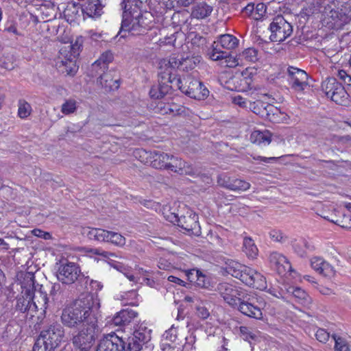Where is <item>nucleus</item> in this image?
Returning <instances> with one entry per match:
<instances>
[{
  "label": "nucleus",
  "mask_w": 351,
  "mask_h": 351,
  "mask_svg": "<svg viewBox=\"0 0 351 351\" xmlns=\"http://www.w3.org/2000/svg\"><path fill=\"white\" fill-rule=\"evenodd\" d=\"M77 108L76 101L74 99H68L62 105L61 112L64 114L73 113Z\"/></svg>",
  "instance_id": "obj_51"
},
{
  "label": "nucleus",
  "mask_w": 351,
  "mask_h": 351,
  "mask_svg": "<svg viewBox=\"0 0 351 351\" xmlns=\"http://www.w3.org/2000/svg\"><path fill=\"white\" fill-rule=\"evenodd\" d=\"M191 43L193 45L197 47H203L206 43V38L198 34H195L194 36L191 38Z\"/></svg>",
  "instance_id": "obj_59"
},
{
  "label": "nucleus",
  "mask_w": 351,
  "mask_h": 351,
  "mask_svg": "<svg viewBox=\"0 0 351 351\" xmlns=\"http://www.w3.org/2000/svg\"><path fill=\"white\" fill-rule=\"evenodd\" d=\"M239 40L231 34L221 35L217 41L214 42L213 49L209 53L210 58L214 61H217L227 58L228 53L221 51L219 46L225 49H233L237 47Z\"/></svg>",
  "instance_id": "obj_11"
},
{
  "label": "nucleus",
  "mask_w": 351,
  "mask_h": 351,
  "mask_svg": "<svg viewBox=\"0 0 351 351\" xmlns=\"http://www.w3.org/2000/svg\"><path fill=\"white\" fill-rule=\"evenodd\" d=\"M152 155L151 165L155 169H167L171 156L165 152L154 151Z\"/></svg>",
  "instance_id": "obj_37"
},
{
  "label": "nucleus",
  "mask_w": 351,
  "mask_h": 351,
  "mask_svg": "<svg viewBox=\"0 0 351 351\" xmlns=\"http://www.w3.org/2000/svg\"><path fill=\"white\" fill-rule=\"evenodd\" d=\"M271 133L268 130H255L250 135V141L252 143L258 145H268L271 142Z\"/></svg>",
  "instance_id": "obj_38"
},
{
  "label": "nucleus",
  "mask_w": 351,
  "mask_h": 351,
  "mask_svg": "<svg viewBox=\"0 0 351 351\" xmlns=\"http://www.w3.org/2000/svg\"><path fill=\"white\" fill-rule=\"evenodd\" d=\"M84 234H86L87 239L95 241H121L125 240L124 237L121 234L108 231L101 228H86L84 230Z\"/></svg>",
  "instance_id": "obj_18"
},
{
  "label": "nucleus",
  "mask_w": 351,
  "mask_h": 351,
  "mask_svg": "<svg viewBox=\"0 0 351 351\" xmlns=\"http://www.w3.org/2000/svg\"><path fill=\"white\" fill-rule=\"evenodd\" d=\"M197 311L198 315L202 319L207 318L210 315L209 311L205 307H198Z\"/></svg>",
  "instance_id": "obj_64"
},
{
  "label": "nucleus",
  "mask_w": 351,
  "mask_h": 351,
  "mask_svg": "<svg viewBox=\"0 0 351 351\" xmlns=\"http://www.w3.org/2000/svg\"><path fill=\"white\" fill-rule=\"evenodd\" d=\"M223 269L227 274L239 278L250 287L260 290L267 288L265 278L261 273L246 265L233 260H228Z\"/></svg>",
  "instance_id": "obj_3"
},
{
  "label": "nucleus",
  "mask_w": 351,
  "mask_h": 351,
  "mask_svg": "<svg viewBox=\"0 0 351 351\" xmlns=\"http://www.w3.org/2000/svg\"><path fill=\"white\" fill-rule=\"evenodd\" d=\"M82 6L79 3L69 2L63 11L66 21L70 23L78 19L82 14Z\"/></svg>",
  "instance_id": "obj_32"
},
{
  "label": "nucleus",
  "mask_w": 351,
  "mask_h": 351,
  "mask_svg": "<svg viewBox=\"0 0 351 351\" xmlns=\"http://www.w3.org/2000/svg\"><path fill=\"white\" fill-rule=\"evenodd\" d=\"M188 278L190 281L195 280L197 287L200 288H208L210 286V276L200 269H193L189 271L187 274Z\"/></svg>",
  "instance_id": "obj_28"
},
{
  "label": "nucleus",
  "mask_w": 351,
  "mask_h": 351,
  "mask_svg": "<svg viewBox=\"0 0 351 351\" xmlns=\"http://www.w3.org/2000/svg\"><path fill=\"white\" fill-rule=\"evenodd\" d=\"M268 105L269 104H265L261 101H257V102L253 103L252 111L255 114L265 118L267 111L266 110V108H267Z\"/></svg>",
  "instance_id": "obj_50"
},
{
  "label": "nucleus",
  "mask_w": 351,
  "mask_h": 351,
  "mask_svg": "<svg viewBox=\"0 0 351 351\" xmlns=\"http://www.w3.org/2000/svg\"><path fill=\"white\" fill-rule=\"evenodd\" d=\"M56 66L62 73L69 75H74L78 69L76 65V58L70 54H66L63 59L58 60Z\"/></svg>",
  "instance_id": "obj_27"
},
{
  "label": "nucleus",
  "mask_w": 351,
  "mask_h": 351,
  "mask_svg": "<svg viewBox=\"0 0 351 351\" xmlns=\"http://www.w3.org/2000/svg\"><path fill=\"white\" fill-rule=\"evenodd\" d=\"M218 291L224 301L234 308L238 305L246 293L241 288L228 282L220 283L218 285Z\"/></svg>",
  "instance_id": "obj_14"
},
{
  "label": "nucleus",
  "mask_w": 351,
  "mask_h": 351,
  "mask_svg": "<svg viewBox=\"0 0 351 351\" xmlns=\"http://www.w3.org/2000/svg\"><path fill=\"white\" fill-rule=\"evenodd\" d=\"M243 250L250 258H256L258 254V249L254 243H243Z\"/></svg>",
  "instance_id": "obj_47"
},
{
  "label": "nucleus",
  "mask_w": 351,
  "mask_h": 351,
  "mask_svg": "<svg viewBox=\"0 0 351 351\" xmlns=\"http://www.w3.org/2000/svg\"><path fill=\"white\" fill-rule=\"evenodd\" d=\"M101 0H86L82 5V14L90 18L99 17L103 13Z\"/></svg>",
  "instance_id": "obj_26"
},
{
  "label": "nucleus",
  "mask_w": 351,
  "mask_h": 351,
  "mask_svg": "<svg viewBox=\"0 0 351 351\" xmlns=\"http://www.w3.org/2000/svg\"><path fill=\"white\" fill-rule=\"evenodd\" d=\"M231 186V191H244L250 189V184L243 180L234 178V180H232V184Z\"/></svg>",
  "instance_id": "obj_49"
},
{
  "label": "nucleus",
  "mask_w": 351,
  "mask_h": 351,
  "mask_svg": "<svg viewBox=\"0 0 351 351\" xmlns=\"http://www.w3.org/2000/svg\"><path fill=\"white\" fill-rule=\"evenodd\" d=\"M141 5L142 1L140 0H123L121 4L123 10V16L128 12H130L132 14L141 13Z\"/></svg>",
  "instance_id": "obj_39"
},
{
  "label": "nucleus",
  "mask_w": 351,
  "mask_h": 351,
  "mask_svg": "<svg viewBox=\"0 0 351 351\" xmlns=\"http://www.w3.org/2000/svg\"><path fill=\"white\" fill-rule=\"evenodd\" d=\"M330 221L343 228H351V213L343 214L341 217L337 219H331Z\"/></svg>",
  "instance_id": "obj_45"
},
{
  "label": "nucleus",
  "mask_w": 351,
  "mask_h": 351,
  "mask_svg": "<svg viewBox=\"0 0 351 351\" xmlns=\"http://www.w3.org/2000/svg\"><path fill=\"white\" fill-rule=\"evenodd\" d=\"M82 276L81 269L77 263L67 262L60 265L57 278L63 284L71 285Z\"/></svg>",
  "instance_id": "obj_16"
},
{
  "label": "nucleus",
  "mask_w": 351,
  "mask_h": 351,
  "mask_svg": "<svg viewBox=\"0 0 351 351\" xmlns=\"http://www.w3.org/2000/svg\"><path fill=\"white\" fill-rule=\"evenodd\" d=\"M180 175H197V170L180 158L171 156L167 169Z\"/></svg>",
  "instance_id": "obj_21"
},
{
  "label": "nucleus",
  "mask_w": 351,
  "mask_h": 351,
  "mask_svg": "<svg viewBox=\"0 0 351 351\" xmlns=\"http://www.w3.org/2000/svg\"><path fill=\"white\" fill-rule=\"evenodd\" d=\"M269 262L271 267L281 276L295 272L290 262L282 254L278 252H272L269 255Z\"/></svg>",
  "instance_id": "obj_19"
},
{
  "label": "nucleus",
  "mask_w": 351,
  "mask_h": 351,
  "mask_svg": "<svg viewBox=\"0 0 351 351\" xmlns=\"http://www.w3.org/2000/svg\"><path fill=\"white\" fill-rule=\"evenodd\" d=\"M137 315V313L133 310L124 309L114 316L112 322L114 326H123L129 324Z\"/></svg>",
  "instance_id": "obj_36"
},
{
  "label": "nucleus",
  "mask_w": 351,
  "mask_h": 351,
  "mask_svg": "<svg viewBox=\"0 0 351 351\" xmlns=\"http://www.w3.org/2000/svg\"><path fill=\"white\" fill-rule=\"evenodd\" d=\"M234 308H237L239 312L249 317L256 319L263 318L261 308L256 304V298L247 293L244 294L238 305Z\"/></svg>",
  "instance_id": "obj_15"
},
{
  "label": "nucleus",
  "mask_w": 351,
  "mask_h": 351,
  "mask_svg": "<svg viewBox=\"0 0 351 351\" xmlns=\"http://www.w3.org/2000/svg\"><path fill=\"white\" fill-rule=\"evenodd\" d=\"M32 111V107L29 103L24 100H20L19 104L18 114L22 118H27Z\"/></svg>",
  "instance_id": "obj_46"
},
{
  "label": "nucleus",
  "mask_w": 351,
  "mask_h": 351,
  "mask_svg": "<svg viewBox=\"0 0 351 351\" xmlns=\"http://www.w3.org/2000/svg\"><path fill=\"white\" fill-rule=\"evenodd\" d=\"M159 69L160 71V75H167L166 77H169V79L167 80V84L173 86L171 87V90L178 89L182 93H183L184 90L182 88V87H184V81H183L180 77H178V75L173 73L176 71L175 69L168 65L165 66L162 62H160Z\"/></svg>",
  "instance_id": "obj_23"
},
{
  "label": "nucleus",
  "mask_w": 351,
  "mask_h": 351,
  "mask_svg": "<svg viewBox=\"0 0 351 351\" xmlns=\"http://www.w3.org/2000/svg\"><path fill=\"white\" fill-rule=\"evenodd\" d=\"M269 29L271 42H283L293 33V26L280 14L273 19Z\"/></svg>",
  "instance_id": "obj_10"
},
{
  "label": "nucleus",
  "mask_w": 351,
  "mask_h": 351,
  "mask_svg": "<svg viewBox=\"0 0 351 351\" xmlns=\"http://www.w3.org/2000/svg\"><path fill=\"white\" fill-rule=\"evenodd\" d=\"M150 29L149 22L142 12L134 14L128 12L123 16L118 35L121 38H127L129 36H144Z\"/></svg>",
  "instance_id": "obj_4"
},
{
  "label": "nucleus",
  "mask_w": 351,
  "mask_h": 351,
  "mask_svg": "<svg viewBox=\"0 0 351 351\" xmlns=\"http://www.w3.org/2000/svg\"><path fill=\"white\" fill-rule=\"evenodd\" d=\"M184 87H182L183 93L191 98L197 99L199 97V90L201 89L202 82L197 79L187 77L184 78Z\"/></svg>",
  "instance_id": "obj_30"
},
{
  "label": "nucleus",
  "mask_w": 351,
  "mask_h": 351,
  "mask_svg": "<svg viewBox=\"0 0 351 351\" xmlns=\"http://www.w3.org/2000/svg\"><path fill=\"white\" fill-rule=\"evenodd\" d=\"M166 75H160V71L158 72V84L153 86L149 90V95L152 98L161 99L171 90V87L173 86L167 84L169 78L166 77Z\"/></svg>",
  "instance_id": "obj_25"
},
{
  "label": "nucleus",
  "mask_w": 351,
  "mask_h": 351,
  "mask_svg": "<svg viewBox=\"0 0 351 351\" xmlns=\"http://www.w3.org/2000/svg\"><path fill=\"white\" fill-rule=\"evenodd\" d=\"M151 333L152 330L146 326L138 325L126 343L122 337L111 332L100 340L96 351H140L143 345L150 341Z\"/></svg>",
  "instance_id": "obj_1"
},
{
  "label": "nucleus",
  "mask_w": 351,
  "mask_h": 351,
  "mask_svg": "<svg viewBox=\"0 0 351 351\" xmlns=\"http://www.w3.org/2000/svg\"><path fill=\"white\" fill-rule=\"evenodd\" d=\"M0 67L11 71L14 68V57L12 55H3L0 58Z\"/></svg>",
  "instance_id": "obj_48"
},
{
  "label": "nucleus",
  "mask_w": 351,
  "mask_h": 351,
  "mask_svg": "<svg viewBox=\"0 0 351 351\" xmlns=\"http://www.w3.org/2000/svg\"><path fill=\"white\" fill-rule=\"evenodd\" d=\"M113 60V54L108 51L104 52L99 58L91 66L92 71H95L96 74L100 72H104L108 70V64Z\"/></svg>",
  "instance_id": "obj_33"
},
{
  "label": "nucleus",
  "mask_w": 351,
  "mask_h": 351,
  "mask_svg": "<svg viewBox=\"0 0 351 351\" xmlns=\"http://www.w3.org/2000/svg\"><path fill=\"white\" fill-rule=\"evenodd\" d=\"M235 64H231L230 66H237L243 64V61L255 62L258 60V50L255 48H247L240 53L236 58H234Z\"/></svg>",
  "instance_id": "obj_34"
},
{
  "label": "nucleus",
  "mask_w": 351,
  "mask_h": 351,
  "mask_svg": "<svg viewBox=\"0 0 351 351\" xmlns=\"http://www.w3.org/2000/svg\"><path fill=\"white\" fill-rule=\"evenodd\" d=\"M177 328L172 326L169 330H166L162 337L164 339L173 342L177 338Z\"/></svg>",
  "instance_id": "obj_56"
},
{
  "label": "nucleus",
  "mask_w": 351,
  "mask_h": 351,
  "mask_svg": "<svg viewBox=\"0 0 351 351\" xmlns=\"http://www.w3.org/2000/svg\"><path fill=\"white\" fill-rule=\"evenodd\" d=\"M100 332L97 317H92L88 319L87 322L83 324L78 333L74 336L73 343L81 351H88L93 346Z\"/></svg>",
  "instance_id": "obj_5"
},
{
  "label": "nucleus",
  "mask_w": 351,
  "mask_h": 351,
  "mask_svg": "<svg viewBox=\"0 0 351 351\" xmlns=\"http://www.w3.org/2000/svg\"><path fill=\"white\" fill-rule=\"evenodd\" d=\"M287 82L291 88L295 93H303L310 86L307 73L291 66L287 68Z\"/></svg>",
  "instance_id": "obj_12"
},
{
  "label": "nucleus",
  "mask_w": 351,
  "mask_h": 351,
  "mask_svg": "<svg viewBox=\"0 0 351 351\" xmlns=\"http://www.w3.org/2000/svg\"><path fill=\"white\" fill-rule=\"evenodd\" d=\"M234 179L226 174H221L217 177V183L219 186L231 191L230 187H232Z\"/></svg>",
  "instance_id": "obj_52"
},
{
  "label": "nucleus",
  "mask_w": 351,
  "mask_h": 351,
  "mask_svg": "<svg viewBox=\"0 0 351 351\" xmlns=\"http://www.w3.org/2000/svg\"><path fill=\"white\" fill-rule=\"evenodd\" d=\"M295 252L300 256L304 257L312 253L315 247L313 243H295L293 245Z\"/></svg>",
  "instance_id": "obj_40"
},
{
  "label": "nucleus",
  "mask_w": 351,
  "mask_h": 351,
  "mask_svg": "<svg viewBox=\"0 0 351 351\" xmlns=\"http://www.w3.org/2000/svg\"><path fill=\"white\" fill-rule=\"evenodd\" d=\"M23 290L21 291V296L18 298L16 308L21 312H32V298H31V285L29 288H25L22 286Z\"/></svg>",
  "instance_id": "obj_29"
},
{
  "label": "nucleus",
  "mask_w": 351,
  "mask_h": 351,
  "mask_svg": "<svg viewBox=\"0 0 351 351\" xmlns=\"http://www.w3.org/2000/svg\"><path fill=\"white\" fill-rule=\"evenodd\" d=\"M209 95V90L204 84L202 82L201 89L199 90V97H197L196 99L202 100L206 99Z\"/></svg>",
  "instance_id": "obj_63"
},
{
  "label": "nucleus",
  "mask_w": 351,
  "mask_h": 351,
  "mask_svg": "<svg viewBox=\"0 0 351 351\" xmlns=\"http://www.w3.org/2000/svg\"><path fill=\"white\" fill-rule=\"evenodd\" d=\"M33 236H35L38 238L43 239L45 240L52 239V237L49 232H45L42 230L37 228L29 231V232L27 234H25V237L24 238L17 237V239L19 240H30Z\"/></svg>",
  "instance_id": "obj_43"
},
{
  "label": "nucleus",
  "mask_w": 351,
  "mask_h": 351,
  "mask_svg": "<svg viewBox=\"0 0 351 351\" xmlns=\"http://www.w3.org/2000/svg\"><path fill=\"white\" fill-rule=\"evenodd\" d=\"M257 69L255 67H247L241 73V76L243 77L248 82H250L251 84H254V77L257 75Z\"/></svg>",
  "instance_id": "obj_53"
},
{
  "label": "nucleus",
  "mask_w": 351,
  "mask_h": 351,
  "mask_svg": "<svg viewBox=\"0 0 351 351\" xmlns=\"http://www.w3.org/2000/svg\"><path fill=\"white\" fill-rule=\"evenodd\" d=\"M64 330L59 324H53L41 331L33 351H53L62 340Z\"/></svg>",
  "instance_id": "obj_6"
},
{
  "label": "nucleus",
  "mask_w": 351,
  "mask_h": 351,
  "mask_svg": "<svg viewBox=\"0 0 351 351\" xmlns=\"http://www.w3.org/2000/svg\"><path fill=\"white\" fill-rule=\"evenodd\" d=\"M232 101L234 104L238 105L239 106L243 108H247V104L248 102H250L251 104V102L250 101L242 97L240 95L233 97Z\"/></svg>",
  "instance_id": "obj_62"
},
{
  "label": "nucleus",
  "mask_w": 351,
  "mask_h": 351,
  "mask_svg": "<svg viewBox=\"0 0 351 351\" xmlns=\"http://www.w3.org/2000/svg\"><path fill=\"white\" fill-rule=\"evenodd\" d=\"M266 110L267 111L265 119L274 123H286L289 119L285 112L281 111L279 108L271 104L267 106Z\"/></svg>",
  "instance_id": "obj_31"
},
{
  "label": "nucleus",
  "mask_w": 351,
  "mask_h": 351,
  "mask_svg": "<svg viewBox=\"0 0 351 351\" xmlns=\"http://www.w3.org/2000/svg\"><path fill=\"white\" fill-rule=\"evenodd\" d=\"M169 106L170 107V114L173 116L186 114V108L183 106L171 103Z\"/></svg>",
  "instance_id": "obj_54"
},
{
  "label": "nucleus",
  "mask_w": 351,
  "mask_h": 351,
  "mask_svg": "<svg viewBox=\"0 0 351 351\" xmlns=\"http://www.w3.org/2000/svg\"><path fill=\"white\" fill-rule=\"evenodd\" d=\"M99 308L97 296L91 293H83L73 304L65 307L62 313L61 320L68 327L85 324L92 317H96L94 310Z\"/></svg>",
  "instance_id": "obj_2"
},
{
  "label": "nucleus",
  "mask_w": 351,
  "mask_h": 351,
  "mask_svg": "<svg viewBox=\"0 0 351 351\" xmlns=\"http://www.w3.org/2000/svg\"><path fill=\"white\" fill-rule=\"evenodd\" d=\"M167 220L180 227L187 235H200L201 228L198 223V216L192 211H187L186 215H180L178 213H170L167 215Z\"/></svg>",
  "instance_id": "obj_7"
},
{
  "label": "nucleus",
  "mask_w": 351,
  "mask_h": 351,
  "mask_svg": "<svg viewBox=\"0 0 351 351\" xmlns=\"http://www.w3.org/2000/svg\"><path fill=\"white\" fill-rule=\"evenodd\" d=\"M126 298L125 299H131L130 300H128L126 302V304L131 305V306H136L138 305V301H137V297L138 294L136 292V291L132 290L130 291H128L127 293H125Z\"/></svg>",
  "instance_id": "obj_58"
},
{
  "label": "nucleus",
  "mask_w": 351,
  "mask_h": 351,
  "mask_svg": "<svg viewBox=\"0 0 351 351\" xmlns=\"http://www.w3.org/2000/svg\"><path fill=\"white\" fill-rule=\"evenodd\" d=\"M335 340V351H349L350 345L347 339L345 337L333 335L332 336Z\"/></svg>",
  "instance_id": "obj_44"
},
{
  "label": "nucleus",
  "mask_w": 351,
  "mask_h": 351,
  "mask_svg": "<svg viewBox=\"0 0 351 351\" xmlns=\"http://www.w3.org/2000/svg\"><path fill=\"white\" fill-rule=\"evenodd\" d=\"M213 10V7L206 2L201 1L193 5L191 16L197 19H204L210 15Z\"/></svg>",
  "instance_id": "obj_35"
},
{
  "label": "nucleus",
  "mask_w": 351,
  "mask_h": 351,
  "mask_svg": "<svg viewBox=\"0 0 351 351\" xmlns=\"http://www.w3.org/2000/svg\"><path fill=\"white\" fill-rule=\"evenodd\" d=\"M338 77L347 86H351V76L346 71L340 70L338 72Z\"/></svg>",
  "instance_id": "obj_60"
},
{
  "label": "nucleus",
  "mask_w": 351,
  "mask_h": 351,
  "mask_svg": "<svg viewBox=\"0 0 351 351\" xmlns=\"http://www.w3.org/2000/svg\"><path fill=\"white\" fill-rule=\"evenodd\" d=\"M245 80L241 75L234 79V83L235 85V89L238 92H245L252 88H255L254 84L250 83V82Z\"/></svg>",
  "instance_id": "obj_42"
},
{
  "label": "nucleus",
  "mask_w": 351,
  "mask_h": 351,
  "mask_svg": "<svg viewBox=\"0 0 351 351\" xmlns=\"http://www.w3.org/2000/svg\"><path fill=\"white\" fill-rule=\"evenodd\" d=\"M269 238L274 241H280L281 240L287 239V237L280 230H272L269 232Z\"/></svg>",
  "instance_id": "obj_55"
},
{
  "label": "nucleus",
  "mask_w": 351,
  "mask_h": 351,
  "mask_svg": "<svg viewBox=\"0 0 351 351\" xmlns=\"http://www.w3.org/2000/svg\"><path fill=\"white\" fill-rule=\"evenodd\" d=\"M269 292L278 298H285L287 294L293 295L296 302L304 306H307L311 303V298L304 290L287 284H282V286H278L277 288L271 287L269 289Z\"/></svg>",
  "instance_id": "obj_9"
},
{
  "label": "nucleus",
  "mask_w": 351,
  "mask_h": 351,
  "mask_svg": "<svg viewBox=\"0 0 351 351\" xmlns=\"http://www.w3.org/2000/svg\"><path fill=\"white\" fill-rule=\"evenodd\" d=\"M239 331L243 340L250 343L252 348L251 350L253 351L254 346H252V341H256L258 340V336L257 334L254 332L250 328L246 326H241L239 328Z\"/></svg>",
  "instance_id": "obj_41"
},
{
  "label": "nucleus",
  "mask_w": 351,
  "mask_h": 351,
  "mask_svg": "<svg viewBox=\"0 0 351 351\" xmlns=\"http://www.w3.org/2000/svg\"><path fill=\"white\" fill-rule=\"evenodd\" d=\"M99 72V77L97 79V82L105 92L114 91L119 88L120 79L115 77L114 71L108 70L104 72Z\"/></svg>",
  "instance_id": "obj_20"
},
{
  "label": "nucleus",
  "mask_w": 351,
  "mask_h": 351,
  "mask_svg": "<svg viewBox=\"0 0 351 351\" xmlns=\"http://www.w3.org/2000/svg\"><path fill=\"white\" fill-rule=\"evenodd\" d=\"M322 90L328 98L339 105L349 102V95L342 84L335 77H328L322 83Z\"/></svg>",
  "instance_id": "obj_8"
},
{
  "label": "nucleus",
  "mask_w": 351,
  "mask_h": 351,
  "mask_svg": "<svg viewBox=\"0 0 351 351\" xmlns=\"http://www.w3.org/2000/svg\"><path fill=\"white\" fill-rule=\"evenodd\" d=\"M82 47V44L77 40L76 42L70 46L71 50L69 54L72 55L74 58H77L80 54V48Z\"/></svg>",
  "instance_id": "obj_61"
},
{
  "label": "nucleus",
  "mask_w": 351,
  "mask_h": 351,
  "mask_svg": "<svg viewBox=\"0 0 351 351\" xmlns=\"http://www.w3.org/2000/svg\"><path fill=\"white\" fill-rule=\"evenodd\" d=\"M315 337L319 342L326 343L329 339L330 335L326 330L319 328L315 333Z\"/></svg>",
  "instance_id": "obj_57"
},
{
  "label": "nucleus",
  "mask_w": 351,
  "mask_h": 351,
  "mask_svg": "<svg viewBox=\"0 0 351 351\" xmlns=\"http://www.w3.org/2000/svg\"><path fill=\"white\" fill-rule=\"evenodd\" d=\"M329 23L335 29H341L351 21V14L346 12V8L340 10H331L329 13Z\"/></svg>",
  "instance_id": "obj_24"
},
{
  "label": "nucleus",
  "mask_w": 351,
  "mask_h": 351,
  "mask_svg": "<svg viewBox=\"0 0 351 351\" xmlns=\"http://www.w3.org/2000/svg\"><path fill=\"white\" fill-rule=\"evenodd\" d=\"M311 265L316 272L326 278H331L335 276L334 267L322 257H313L311 259Z\"/></svg>",
  "instance_id": "obj_22"
},
{
  "label": "nucleus",
  "mask_w": 351,
  "mask_h": 351,
  "mask_svg": "<svg viewBox=\"0 0 351 351\" xmlns=\"http://www.w3.org/2000/svg\"><path fill=\"white\" fill-rule=\"evenodd\" d=\"M200 56H189L186 58H182L181 59H177L176 57H171L168 60H163L165 66H169L176 70V69L188 72L194 69L196 66L200 62Z\"/></svg>",
  "instance_id": "obj_17"
},
{
  "label": "nucleus",
  "mask_w": 351,
  "mask_h": 351,
  "mask_svg": "<svg viewBox=\"0 0 351 351\" xmlns=\"http://www.w3.org/2000/svg\"><path fill=\"white\" fill-rule=\"evenodd\" d=\"M31 285L32 308L33 312L38 313V318H43L45 316L46 310L48 306V297L47 292L43 290V286L38 285L39 289L34 288V280H29Z\"/></svg>",
  "instance_id": "obj_13"
}]
</instances>
